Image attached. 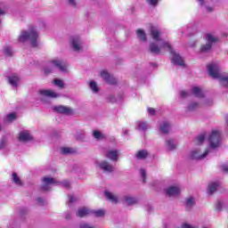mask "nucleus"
<instances>
[{
    "mask_svg": "<svg viewBox=\"0 0 228 228\" xmlns=\"http://www.w3.org/2000/svg\"><path fill=\"white\" fill-rule=\"evenodd\" d=\"M151 38L155 40V42L150 43L149 45V52L151 54H155L156 56L161 54V49H165V47H167V49H172V45H170V43L159 37V29H158V28H151ZM156 42H158L159 44Z\"/></svg>",
    "mask_w": 228,
    "mask_h": 228,
    "instance_id": "1",
    "label": "nucleus"
},
{
    "mask_svg": "<svg viewBox=\"0 0 228 228\" xmlns=\"http://www.w3.org/2000/svg\"><path fill=\"white\" fill-rule=\"evenodd\" d=\"M30 41L32 47H38V31L35 28L28 30H22L19 36V42L24 43Z\"/></svg>",
    "mask_w": 228,
    "mask_h": 228,
    "instance_id": "2",
    "label": "nucleus"
},
{
    "mask_svg": "<svg viewBox=\"0 0 228 228\" xmlns=\"http://www.w3.org/2000/svg\"><path fill=\"white\" fill-rule=\"evenodd\" d=\"M205 40L206 43L200 46V54H209L213 53V47H215V45L218 44L220 39L212 34H207Z\"/></svg>",
    "mask_w": 228,
    "mask_h": 228,
    "instance_id": "3",
    "label": "nucleus"
},
{
    "mask_svg": "<svg viewBox=\"0 0 228 228\" xmlns=\"http://www.w3.org/2000/svg\"><path fill=\"white\" fill-rule=\"evenodd\" d=\"M210 149H218L222 143V134L220 131L213 130L208 137Z\"/></svg>",
    "mask_w": 228,
    "mask_h": 228,
    "instance_id": "4",
    "label": "nucleus"
},
{
    "mask_svg": "<svg viewBox=\"0 0 228 228\" xmlns=\"http://www.w3.org/2000/svg\"><path fill=\"white\" fill-rule=\"evenodd\" d=\"M207 70L210 77L213 79H218L222 76L220 66L217 63H210L207 66Z\"/></svg>",
    "mask_w": 228,
    "mask_h": 228,
    "instance_id": "5",
    "label": "nucleus"
},
{
    "mask_svg": "<svg viewBox=\"0 0 228 228\" xmlns=\"http://www.w3.org/2000/svg\"><path fill=\"white\" fill-rule=\"evenodd\" d=\"M70 45L73 51H76L77 53H81L83 51V41L79 37H71Z\"/></svg>",
    "mask_w": 228,
    "mask_h": 228,
    "instance_id": "6",
    "label": "nucleus"
},
{
    "mask_svg": "<svg viewBox=\"0 0 228 228\" xmlns=\"http://www.w3.org/2000/svg\"><path fill=\"white\" fill-rule=\"evenodd\" d=\"M97 165L104 174H111L112 172H115V167H113L108 160L98 162Z\"/></svg>",
    "mask_w": 228,
    "mask_h": 228,
    "instance_id": "7",
    "label": "nucleus"
},
{
    "mask_svg": "<svg viewBox=\"0 0 228 228\" xmlns=\"http://www.w3.org/2000/svg\"><path fill=\"white\" fill-rule=\"evenodd\" d=\"M169 51L173 56L172 63H174L175 65H177L178 67H184V59H183L179 53H175V51H174L172 46H171V49H169Z\"/></svg>",
    "mask_w": 228,
    "mask_h": 228,
    "instance_id": "8",
    "label": "nucleus"
},
{
    "mask_svg": "<svg viewBox=\"0 0 228 228\" xmlns=\"http://www.w3.org/2000/svg\"><path fill=\"white\" fill-rule=\"evenodd\" d=\"M56 181H54V178L49 177V176H44L42 178V186L41 190H44V191H49L50 187L52 184H56Z\"/></svg>",
    "mask_w": 228,
    "mask_h": 228,
    "instance_id": "9",
    "label": "nucleus"
},
{
    "mask_svg": "<svg viewBox=\"0 0 228 228\" xmlns=\"http://www.w3.org/2000/svg\"><path fill=\"white\" fill-rule=\"evenodd\" d=\"M166 195L167 197H179L181 195V188L171 185L166 189Z\"/></svg>",
    "mask_w": 228,
    "mask_h": 228,
    "instance_id": "10",
    "label": "nucleus"
},
{
    "mask_svg": "<svg viewBox=\"0 0 228 228\" xmlns=\"http://www.w3.org/2000/svg\"><path fill=\"white\" fill-rule=\"evenodd\" d=\"M208 154H209V150H206L204 153H200L199 150H194L191 152L190 158L191 159H204L207 158Z\"/></svg>",
    "mask_w": 228,
    "mask_h": 228,
    "instance_id": "11",
    "label": "nucleus"
},
{
    "mask_svg": "<svg viewBox=\"0 0 228 228\" xmlns=\"http://www.w3.org/2000/svg\"><path fill=\"white\" fill-rule=\"evenodd\" d=\"M7 81L11 86L13 88H17L19 85H20V77H18L17 74L12 73V75L7 77Z\"/></svg>",
    "mask_w": 228,
    "mask_h": 228,
    "instance_id": "12",
    "label": "nucleus"
},
{
    "mask_svg": "<svg viewBox=\"0 0 228 228\" xmlns=\"http://www.w3.org/2000/svg\"><path fill=\"white\" fill-rule=\"evenodd\" d=\"M51 65H53V67H56L61 70V72H67V63L63 61L62 60H52L50 61Z\"/></svg>",
    "mask_w": 228,
    "mask_h": 228,
    "instance_id": "13",
    "label": "nucleus"
},
{
    "mask_svg": "<svg viewBox=\"0 0 228 228\" xmlns=\"http://www.w3.org/2000/svg\"><path fill=\"white\" fill-rule=\"evenodd\" d=\"M118 150H109L105 153V158H107V159H110V161L117 163V161H118Z\"/></svg>",
    "mask_w": 228,
    "mask_h": 228,
    "instance_id": "14",
    "label": "nucleus"
},
{
    "mask_svg": "<svg viewBox=\"0 0 228 228\" xmlns=\"http://www.w3.org/2000/svg\"><path fill=\"white\" fill-rule=\"evenodd\" d=\"M101 77L108 85H117V78H115L113 76L110 75L107 71H102Z\"/></svg>",
    "mask_w": 228,
    "mask_h": 228,
    "instance_id": "15",
    "label": "nucleus"
},
{
    "mask_svg": "<svg viewBox=\"0 0 228 228\" xmlns=\"http://www.w3.org/2000/svg\"><path fill=\"white\" fill-rule=\"evenodd\" d=\"M53 110L56 111V113H61L62 115H70L72 113V109L63 105L53 107Z\"/></svg>",
    "mask_w": 228,
    "mask_h": 228,
    "instance_id": "16",
    "label": "nucleus"
},
{
    "mask_svg": "<svg viewBox=\"0 0 228 228\" xmlns=\"http://www.w3.org/2000/svg\"><path fill=\"white\" fill-rule=\"evenodd\" d=\"M33 140V136L29 134V131L24 130L20 132L19 134V141L20 142H31Z\"/></svg>",
    "mask_w": 228,
    "mask_h": 228,
    "instance_id": "17",
    "label": "nucleus"
},
{
    "mask_svg": "<svg viewBox=\"0 0 228 228\" xmlns=\"http://www.w3.org/2000/svg\"><path fill=\"white\" fill-rule=\"evenodd\" d=\"M122 200L123 202H126L127 206H135V204H138V198L131 195L123 196Z\"/></svg>",
    "mask_w": 228,
    "mask_h": 228,
    "instance_id": "18",
    "label": "nucleus"
},
{
    "mask_svg": "<svg viewBox=\"0 0 228 228\" xmlns=\"http://www.w3.org/2000/svg\"><path fill=\"white\" fill-rule=\"evenodd\" d=\"M88 215H92V209L86 207L78 208L77 212V216H78L79 218H85V216H88Z\"/></svg>",
    "mask_w": 228,
    "mask_h": 228,
    "instance_id": "19",
    "label": "nucleus"
},
{
    "mask_svg": "<svg viewBox=\"0 0 228 228\" xmlns=\"http://www.w3.org/2000/svg\"><path fill=\"white\" fill-rule=\"evenodd\" d=\"M170 127H172L170 122L163 121L159 126V131L162 132L163 134H168L170 133Z\"/></svg>",
    "mask_w": 228,
    "mask_h": 228,
    "instance_id": "20",
    "label": "nucleus"
},
{
    "mask_svg": "<svg viewBox=\"0 0 228 228\" xmlns=\"http://www.w3.org/2000/svg\"><path fill=\"white\" fill-rule=\"evenodd\" d=\"M166 147L169 151H175V149H177V142H175V140L174 139H167Z\"/></svg>",
    "mask_w": 228,
    "mask_h": 228,
    "instance_id": "21",
    "label": "nucleus"
},
{
    "mask_svg": "<svg viewBox=\"0 0 228 228\" xmlns=\"http://www.w3.org/2000/svg\"><path fill=\"white\" fill-rule=\"evenodd\" d=\"M41 95H44V97H50L51 99H56L57 97H60V94L51 91V90H41L39 92Z\"/></svg>",
    "mask_w": 228,
    "mask_h": 228,
    "instance_id": "22",
    "label": "nucleus"
},
{
    "mask_svg": "<svg viewBox=\"0 0 228 228\" xmlns=\"http://www.w3.org/2000/svg\"><path fill=\"white\" fill-rule=\"evenodd\" d=\"M195 206V198L189 197L185 199V209L186 211H191V208Z\"/></svg>",
    "mask_w": 228,
    "mask_h": 228,
    "instance_id": "23",
    "label": "nucleus"
},
{
    "mask_svg": "<svg viewBox=\"0 0 228 228\" xmlns=\"http://www.w3.org/2000/svg\"><path fill=\"white\" fill-rule=\"evenodd\" d=\"M104 195L108 200L112 202V204H118V198L114 195L113 193L110 192V191H105Z\"/></svg>",
    "mask_w": 228,
    "mask_h": 228,
    "instance_id": "24",
    "label": "nucleus"
},
{
    "mask_svg": "<svg viewBox=\"0 0 228 228\" xmlns=\"http://www.w3.org/2000/svg\"><path fill=\"white\" fill-rule=\"evenodd\" d=\"M136 35H137V38L138 40H140V42H147V34L145 33V31L142 28H139L136 30Z\"/></svg>",
    "mask_w": 228,
    "mask_h": 228,
    "instance_id": "25",
    "label": "nucleus"
},
{
    "mask_svg": "<svg viewBox=\"0 0 228 228\" xmlns=\"http://www.w3.org/2000/svg\"><path fill=\"white\" fill-rule=\"evenodd\" d=\"M149 157V151L147 150L138 151L135 154L137 159H146Z\"/></svg>",
    "mask_w": 228,
    "mask_h": 228,
    "instance_id": "26",
    "label": "nucleus"
},
{
    "mask_svg": "<svg viewBox=\"0 0 228 228\" xmlns=\"http://www.w3.org/2000/svg\"><path fill=\"white\" fill-rule=\"evenodd\" d=\"M136 126V129H138V131H143L145 133V131L149 129V125L145 121H137Z\"/></svg>",
    "mask_w": 228,
    "mask_h": 228,
    "instance_id": "27",
    "label": "nucleus"
},
{
    "mask_svg": "<svg viewBox=\"0 0 228 228\" xmlns=\"http://www.w3.org/2000/svg\"><path fill=\"white\" fill-rule=\"evenodd\" d=\"M217 79H219L220 85H222V86L228 88V74L221 75L219 77H217Z\"/></svg>",
    "mask_w": 228,
    "mask_h": 228,
    "instance_id": "28",
    "label": "nucleus"
},
{
    "mask_svg": "<svg viewBox=\"0 0 228 228\" xmlns=\"http://www.w3.org/2000/svg\"><path fill=\"white\" fill-rule=\"evenodd\" d=\"M91 215H94L96 218H102L106 215V211L103 209H91Z\"/></svg>",
    "mask_w": 228,
    "mask_h": 228,
    "instance_id": "29",
    "label": "nucleus"
},
{
    "mask_svg": "<svg viewBox=\"0 0 228 228\" xmlns=\"http://www.w3.org/2000/svg\"><path fill=\"white\" fill-rule=\"evenodd\" d=\"M12 180L14 184H17V186H24V183H22V181H20V178L19 177V175H17V173H12Z\"/></svg>",
    "mask_w": 228,
    "mask_h": 228,
    "instance_id": "30",
    "label": "nucleus"
},
{
    "mask_svg": "<svg viewBox=\"0 0 228 228\" xmlns=\"http://www.w3.org/2000/svg\"><path fill=\"white\" fill-rule=\"evenodd\" d=\"M191 92L195 95V97H198L200 99H202V97H204V93H202V90H200L199 87H192Z\"/></svg>",
    "mask_w": 228,
    "mask_h": 228,
    "instance_id": "31",
    "label": "nucleus"
},
{
    "mask_svg": "<svg viewBox=\"0 0 228 228\" xmlns=\"http://www.w3.org/2000/svg\"><path fill=\"white\" fill-rule=\"evenodd\" d=\"M13 120H17V113L15 112H11L7 114L4 118V122H13Z\"/></svg>",
    "mask_w": 228,
    "mask_h": 228,
    "instance_id": "32",
    "label": "nucleus"
},
{
    "mask_svg": "<svg viewBox=\"0 0 228 228\" xmlns=\"http://www.w3.org/2000/svg\"><path fill=\"white\" fill-rule=\"evenodd\" d=\"M199 102H191L187 108L186 111H196V110H199Z\"/></svg>",
    "mask_w": 228,
    "mask_h": 228,
    "instance_id": "33",
    "label": "nucleus"
},
{
    "mask_svg": "<svg viewBox=\"0 0 228 228\" xmlns=\"http://www.w3.org/2000/svg\"><path fill=\"white\" fill-rule=\"evenodd\" d=\"M218 190V183H212L208 185V193L209 195H213L215 191Z\"/></svg>",
    "mask_w": 228,
    "mask_h": 228,
    "instance_id": "34",
    "label": "nucleus"
},
{
    "mask_svg": "<svg viewBox=\"0 0 228 228\" xmlns=\"http://www.w3.org/2000/svg\"><path fill=\"white\" fill-rule=\"evenodd\" d=\"M76 138L78 140V142H85L86 134L83 130H78L76 133Z\"/></svg>",
    "mask_w": 228,
    "mask_h": 228,
    "instance_id": "35",
    "label": "nucleus"
},
{
    "mask_svg": "<svg viewBox=\"0 0 228 228\" xmlns=\"http://www.w3.org/2000/svg\"><path fill=\"white\" fill-rule=\"evenodd\" d=\"M93 136L96 140H104L106 138V135H104L102 133L99 132L98 130H94L93 132Z\"/></svg>",
    "mask_w": 228,
    "mask_h": 228,
    "instance_id": "36",
    "label": "nucleus"
},
{
    "mask_svg": "<svg viewBox=\"0 0 228 228\" xmlns=\"http://www.w3.org/2000/svg\"><path fill=\"white\" fill-rule=\"evenodd\" d=\"M89 86L94 94L99 93V87L97 86V83L95 81L92 80L89 84Z\"/></svg>",
    "mask_w": 228,
    "mask_h": 228,
    "instance_id": "37",
    "label": "nucleus"
},
{
    "mask_svg": "<svg viewBox=\"0 0 228 228\" xmlns=\"http://www.w3.org/2000/svg\"><path fill=\"white\" fill-rule=\"evenodd\" d=\"M6 145H8V139H6V136H3L0 141V151L6 149Z\"/></svg>",
    "mask_w": 228,
    "mask_h": 228,
    "instance_id": "38",
    "label": "nucleus"
},
{
    "mask_svg": "<svg viewBox=\"0 0 228 228\" xmlns=\"http://www.w3.org/2000/svg\"><path fill=\"white\" fill-rule=\"evenodd\" d=\"M223 208H224V201L222 200H218L216 203V211L219 213V211H222Z\"/></svg>",
    "mask_w": 228,
    "mask_h": 228,
    "instance_id": "39",
    "label": "nucleus"
},
{
    "mask_svg": "<svg viewBox=\"0 0 228 228\" xmlns=\"http://www.w3.org/2000/svg\"><path fill=\"white\" fill-rule=\"evenodd\" d=\"M53 83L56 86H59V88H65V83L61 79H54Z\"/></svg>",
    "mask_w": 228,
    "mask_h": 228,
    "instance_id": "40",
    "label": "nucleus"
},
{
    "mask_svg": "<svg viewBox=\"0 0 228 228\" xmlns=\"http://www.w3.org/2000/svg\"><path fill=\"white\" fill-rule=\"evenodd\" d=\"M43 70L45 76H49V74H53V66H46L43 68Z\"/></svg>",
    "mask_w": 228,
    "mask_h": 228,
    "instance_id": "41",
    "label": "nucleus"
},
{
    "mask_svg": "<svg viewBox=\"0 0 228 228\" xmlns=\"http://www.w3.org/2000/svg\"><path fill=\"white\" fill-rule=\"evenodd\" d=\"M79 228H95L94 225H93L90 223H86V222H82L79 224L78 225Z\"/></svg>",
    "mask_w": 228,
    "mask_h": 228,
    "instance_id": "42",
    "label": "nucleus"
},
{
    "mask_svg": "<svg viewBox=\"0 0 228 228\" xmlns=\"http://www.w3.org/2000/svg\"><path fill=\"white\" fill-rule=\"evenodd\" d=\"M4 51L6 56H13V50L12 49V46H5Z\"/></svg>",
    "mask_w": 228,
    "mask_h": 228,
    "instance_id": "43",
    "label": "nucleus"
},
{
    "mask_svg": "<svg viewBox=\"0 0 228 228\" xmlns=\"http://www.w3.org/2000/svg\"><path fill=\"white\" fill-rule=\"evenodd\" d=\"M146 3L150 6H152V8H156L159 3V0H146Z\"/></svg>",
    "mask_w": 228,
    "mask_h": 228,
    "instance_id": "44",
    "label": "nucleus"
},
{
    "mask_svg": "<svg viewBox=\"0 0 228 228\" xmlns=\"http://www.w3.org/2000/svg\"><path fill=\"white\" fill-rule=\"evenodd\" d=\"M61 154L69 155V154H72L73 151H72V148H61Z\"/></svg>",
    "mask_w": 228,
    "mask_h": 228,
    "instance_id": "45",
    "label": "nucleus"
},
{
    "mask_svg": "<svg viewBox=\"0 0 228 228\" xmlns=\"http://www.w3.org/2000/svg\"><path fill=\"white\" fill-rule=\"evenodd\" d=\"M57 184H62L64 188H67L68 190L70 188V182L69 180H64L62 182H57Z\"/></svg>",
    "mask_w": 228,
    "mask_h": 228,
    "instance_id": "46",
    "label": "nucleus"
},
{
    "mask_svg": "<svg viewBox=\"0 0 228 228\" xmlns=\"http://www.w3.org/2000/svg\"><path fill=\"white\" fill-rule=\"evenodd\" d=\"M206 140V136L204 134H200L197 137V144L200 145V143H204V141Z\"/></svg>",
    "mask_w": 228,
    "mask_h": 228,
    "instance_id": "47",
    "label": "nucleus"
},
{
    "mask_svg": "<svg viewBox=\"0 0 228 228\" xmlns=\"http://www.w3.org/2000/svg\"><path fill=\"white\" fill-rule=\"evenodd\" d=\"M140 175H141V177H142V183H146L145 179L147 177V171H145V169L143 168H141Z\"/></svg>",
    "mask_w": 228,
    "mask_h": 228,
    "instance_id": "48",
    "label": "nucleus"
},
{
    "mask_svg": "<svg viewBox=\"0 0 228 228\" xmlns=\"http://www.w3.org/2000/svg\"><path fill=\"white\" fill-rule=\"evenodd\" d=\"M68 4H69L72 8H77V0H67Z\"/></svg>",
    "mask_w": 228,
    "mask_h": 228,
    "instance_id": "49",
    "label": "nucleus"
},
{
    "mask_svg": "<svg viewBox=\"0 0 228 228\" xmlns=\"http://www.w3.org/2000/svg\"><path fill=\"white\" fill-rule=\"evenodd\" d=\"M28 211L29 210L28 209V208H21L20 209V215H21V216H24V215H28Z\"/></svg>",
    "mask_w": 228,
    "mask_h": 228,
    "instance_id": "50",
    "label": "nucleus"
},
{
    "mask_svg": "<svg viewBox=\"0 0 228 228\" xmlns=\"http://www.w3.org/2000/svg\"><path fill=\"white\" fill-rule=\"evenodd\" d=\"M37 202L38 206H45V200L44 198H37Z\"/></svg>",
    "mask_w": 228,
    "mask_h": 228,
    "instance_id": "51",
    "label": "nucleus"
},
{
    "mask_svg": "<svg viewBox=\"0 0 228 228\" xmlns=\"http://www.w3.org/2000/svg\"><path fill=\"white\" fill-rule=\"evenodd\" d=\"M180 96L182 97V99H186V97L190 96V93H188L186 91H181L180 92Z\"/></svg>",
    "mask_w": 228,
    "mask_h": 228,
    "instance_id": "52",
    "label": "nucleus"
},
{
    "mask_svg": "<svg viewBox=\"0 0 228 228\" xmlns=\"http://www.w3.org/2000/svg\"><path fill=\"white\" fill-rule=\"evenodd\" d=\"M76 200H77V199L76 198V196H74V195H69V204H73V202H76Z\"/></svg>",
    "mask_w": 228,
    "mask_h": 228,
    "instance_id": "53",
    "label": "nucleus"
},
{
    "mask_svg": "<svg viewBox=\"0 0 228 228\" xmlns=\"http://www.w3.org/2000/svg\"><path fill=\"white\" fill-rule=\"evenodd\" d=\"M148 113L151 116L156 115V110H154L153 108H148Z\"/></svg>",
    "mask_w": 228,
    "mask_h": 228,
    "instance_id": "54",
    "label": "nucleus"
},
{
    "mask_svg": "<svg viewBox=\"0 0 228 228\" xmlns=\"http://www.w3.org/2000/svg\"><path fill=\"white\" fill-rule=\"evenodd\" d=\"M205 104L206 106H213V100L212 99L206 100Z\"/></svg>",
    "mask_w": 228,
    "mask_h": 228,
    "instance_id": "55",
    "label": "nucleus"
},
{
    "mask_svg": "<svg viewBox=\"0 0 228 228\" xmlns=\"http://www.w3.org/2000/svg\"><path fill=\"white\" fill-rule=\"evenodd\" d=\"M64 218H65L66 220H70V218H72V216H70V213L65 212V213H64Z\"/></svg>",
    "mask_w": 228,
    "mask_h": 228,
    "instance_id": "56",
    "label": "nucleus"
},
{
    "mask_svg": "<svg viewBox=\"0 0 228 228\" xmlns=\"http://www.w3.org/2000/svg\"><path fill=\"white\" fill-rule=\"evenodd\" d=\"M206 9V12H208V13H211L213 12V7L206 6V4L203 5Z\"/></svg>",
    "mask_w": 228,
    "mask_h": 228,
    "instance_id": "57",
    "label": "nucleus"
},
{
    "mask_svg": "<svg viewBox=\"0 0 228 228\" xmlns=\"http://www.w3.org/2000/svg\"><path fill=\"white\" fill-rule=\"evenodd\" d=\"M182 228H195V227L191 226L189 224H184L182 225Z\"/></svg>",
    "mask_w": 228,
    "mask_h": 228,
    "instance_id": "58",
    "label": "nucleus"
},
{
    "mask_svg": "<svg viewBox=\"0 0 228 228\" xmlns=\"http://www.w3.org/2000/svg\"><path fill=\"white\" fill-rule=\"evenodd\" d=\"M146 210L148 211V213H151L152 211V206L147 205Z\"/></svg>",
    "mask_w": 228,
    "mask_h": 228,
    "instance_id": "59",
    "label": "nucleus"
},
{
    "mask_svg": "<svg viewBox=\"0 0 228 228\" xmlns=\"http://www.w3.org/2000/svg\"><path fill=\"white\" fill-rule=\"evenodd\" d=\"M222 170H223L224 172H228V166H227V165L222 166Z\"/></svg>",
    "mask_w": 228,
    "mask_h": 228,
    "instance_id": "60",
    "label": "nucleus"
},
{
    "mask_svg": "<svg viewBox=\"0 0 228 228\" xmlns=\"http://www.w3.org/2000/svg\"><path fill=\"white\" fill-rule=\"evenodd\" d=\"M197 1L200 3V6H204V4H206V0H197Z\"/></svg>",
    "mask_w": 228,
    "mask_h": 228,
    "instance_id": "61",
    "label": "nucleus"
},
{
    "mask_svg": "<svg viewBox=\"0 0 228 228\" xmlns=\"http://www.w3.org/2000/svg\"><path fill=\"white\" fill-rule=\"evenodd\" d=\"M125 136H129V130H124Z\"/></svg>",
    "mask_w": 228,
    "mask_h": 228,
    "instance_id": "62",
    "label": "nucleus"
},
{
    "mask_svg": "<svg viewBox=\"0 0 228 228\" xmlns=\"http://www.w3.org/2000/svg\"><path fill=\"white\" fill-rule=\"evenodd\" d=\"M151 67H158V64H156L154 62H151Z\"/></svg>",
    "mask_w": 228,
    "mask_h": 228,
    "instance_id": "63",
    "label": "nucleus"
},
{
    "mask_svg": "<svg viewBox=\"0 0 228 228\" xmlns=\"http://www.w3.org/2000/svg\"><path fill=\"white\" fill-rule=\"evenodd\" d=\"M0 15H4V11L0 8Z\"/></svg>",
    "mask_w": 228,
    "mask_h": 228,
    "instance_id": "64",
    "label": "nucleus"
}]
</instances>
